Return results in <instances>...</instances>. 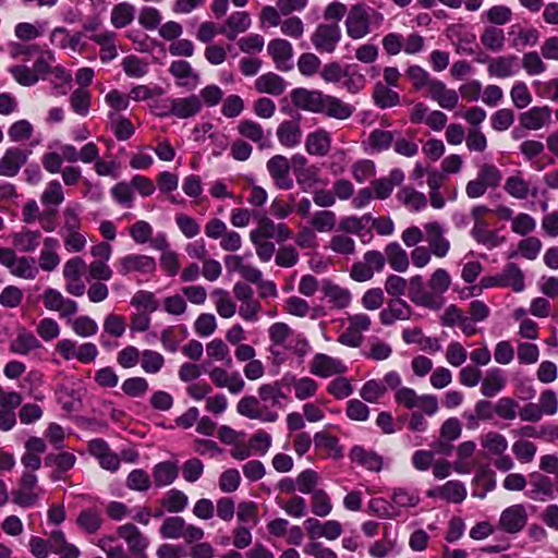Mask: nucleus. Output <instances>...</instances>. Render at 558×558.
<instances>
[{
    "label": "nucleus",
    "mask_w": 558,
    "mask_h": 558,
    "mask_svg": "<svg viewBox=\"0 0 558 558\" xmlns=\"http://www.w3.org/2000/svg\"><path fill=\"white\" fill-rule=\"evenodd\" d=\"M39 347L40 342L27 330H21L10 342V351L20 355H26Z\"/></svg>",
    "instance_id": "obj_44"
},
{
    "label": "nucleus",
    "mask_w": 558,
    "mask_h": 558,
    "mask_svg": "<svg viewBox=\"0 0 558 558\" xmlns=\"http://www.w3.org/2000/svg\"><path fill=\"white\" fill-rule=\"evenodd\" d=\"M121 65L129 77L140 78L148 72V63L134 54L123 58Z\"/></svg>",
    "instance_id": "obj_64"
},
{
    "label": "nucleus",
    "mask_w": 558,
    "mask_h": 558,
    "mask_svg": "<svg viewBox=\"0 0 558 558\" xmlns=\"http://www.w3.org/2000/svg\"><path fill=\"white\" fill-rule=\"evenodd\" d=\"M60 242L57 238L47 236L43 240V248L38 257V266L41 270L51 272L59 266L61 258L57 252Z\"/></svg>",
    "instance_id": "obj_30"
},
{
    "label": "nucleus",
    "mask_w": 558,
    "mask_h": 558,
    "mask_svg": "<svg viewBox=\"0 0 558 558\" xmlns=\"http://www.w3.org/2000/svg\"><path fill=\"white\" fill-rule=\"evenodd\" d=\"M117 533L125 541L130 551L135 555V558H147L145 550L149 542L136 525L125 523L118 527Z\"/></svg>",
    "instance_id": "obj_18"
},
{
    "label": "nucleus",
    "mask_w": 558,
    "mask_h": 558,
    "mask_svg": "<svg viewBox=\"0 0 558 558\" xmlns=\"http://www.w3.org/2000/svg\"><path fill=\"white\" fill-rule=\"evenodd\" d=\"M425 240L429 245V250L438 258L447 256L450 250V242L445 238L442 226L437 222H427L424 225Z\"/></svg>",
    "instance_id": "obj_22"
},
{
    "label": "nucleus",
    "mask_w": 558,
    "mask_h": 558,
    "mask_svg": "<svg viewBox=\"0 0 558 558\" xmlns=\"http://www.w3.org/2000/svg\"><path fill=\"white\" fill-rule=\"evenodd\" d=\"M385 16L378 10L362 3L353 4L345 17L347 35L353 40L366 37L384 23Z\"/></svg>",
    "instance_id": "obj_2"
},
{
    "label": "nucleus",
    "mask_w": 558,
    "mask_h": 558,
    "mask_svg": "<svg viewBox=\"0 0 558 558\" xmlns=\"http://www.w3.org/2000/svg\"><path fill=\"white\" fill-rule=\"evenodd\" d=\"M252 21L250 14L244 11L233 12L226 21V26L219 28V33L226 35L230 40H234L241 33L251 27Z\"/></svg>",
    "instance_id": "obj_36"
},
{
    "label": "nucleus",
    "mask_w": 558,
    "mask_h": 558,
    "mask_svg": "<svg viewBox=\"0 0 558 558\" xmlns=\"http://www.w3.org/2000/svg\"><path fill=\"white\" fill-rule=\"evenodd\" d=\"M217 313L222 318H231L236 312V305L227 290L217 288L211 292Z\"/></svg>",
    "instance_id": "obj_49"
},
{
    "label": "nucleus",
    "mask_w": 558,
    "mask_h": 558,
    "mask_svg": "<svg viewBox=\"0 0 558 558\" xmlns=\"http://www.w3.org/2000/svg\"><path fill=\"white\" fill-rule=\"evenodd\" d=\"M527 522V511L524 505L517 504L507 507L500 513L498 527L509 534H517L524 529Z\"/></svg>",
    "instance_id": "obj_13"
},
{
    "label": "nucleus",
    "mask_w": 558,
    "mask_h": 558,
    "mask_svg": "<svg viewBox=\"0 0 558 558\" xmlns=\"http://www.w3.org/2000/svg\"><path fill=\"white\" fill-rule=\"evenodd\" d=\"M320 76L326 83H340L350 94H357L366 86V77L357 64L341 65L337 61L324 65Z\"/></svg>",
    "instance_id": "obj_3"
},
{
    "label": "nucleus",
    "mask_w": 558,
    "mask_h": 558,
    "mask_svg": "<svg viewBox=\"0 0 558 558\" xmlns=\"http://www.w3.org/2000/svg\"><path fill=\"white\" fill-rule=\"evenodd\" d=\"M384 255L395 271L405 272L408 270L410 265L408 254L398 242L387 244Z\"/></svg>",
    "instance_id": "obj_42"
},
{
    "label": "nucleus",
    "mask_w": 558,
    "mask_h": 558,
    "mask_svg": "<svg viewBox=\"0 0 558 558\" xmlns=\"http://www.w3.org/2000/svg\"><path fill=\"white\" fill-rule=\"evenodd\" d=\"M330 147V133L324 129L310 133L306 137L305 148L310 155L326 156L329 153Z\"/></svg>",
    "instance_id": "obj_38"
},
{
    "label": "nucleus",
    "mask_w": 558,
    "mask_h": 558,
    "mask_svg": "<svg viewBox=\"0 0 558 558\" xmlns=\"http://www.w3.org/2000/svg\"><path fill=\"white\" fill-rule=\"evenodd\" d=\"M342 38V33L337 23H320L311 35V43L319 53L331 54L336 51Z\"/></svg>",
    "instance_id": "obj_5"
},
{
    "label": "nucleus",
    "mask_w": 558,
    "mask_h": 558,
    "mask_svg": "<svg viewBox=\"0 0 558 558\" xmlns=\"http://www.w3.org/2000/svg\"><path fill=\"white\" fill-rule=\"evenodd\" d=\"M178 466L174 462L163 461L157 463L153 469V477L157 487L171 485L178 477Z\"/></svg>",
    "instance_id": "obj_43"
},
{
    "label": "nucleus",
    "mask_w": 558,
    "mask_h": 558,
    "mask_svg": "<svg viewBox=\"0 0 558 558\" xmlns=\"http://www.w3.org/2000/svg\"><path fill=\"white\" fill-rule=\"evenodd\" d=\"M162 538H184L187 543L198 542L204 537V530L199 526L187 524L182 517L173 515L163 520L159 527Z\"/></svg>",
    "instance_id": "obj_4"
},
{
    "label": "nucleus",
    "mask_w": 558,
    "mask_h": 558,
    "mask_svg": "<svg viewBox=\"0 0 558 558\" xmlns=\"http://www.w3.org/2000/svg\"><path fill=\"white\" fill-rule=\"evenodd\" d=\"M31 150L21 147H9L0 158V175L7 178L15 177L23 166L26 165Z\"/></svg>",
    "instance_id": "obj_15"
},
{
    "label": "nucleus",
    "mask_w": 558,
    "mask_h": 558,
    "mask_svg": "<svg viewBox=\"0 0 558 558\" xmlns=\"http://www.w3.org/2000/svg\"><path fill=\"white\" fill-rule=\"evenodd\" d=\"M277 138L287 148L296 147L302 141L300 119L284 120L277 128Z\"/></svg>",
    "instance_id": "obj_31"
},
{
    "label": "nucleus",
    "mask_w": 558,
    "mask_h": 558,
    "mask_svg": "<svg viewBox=\"0 0 558 558\" xmlns=\"http://www.w3.org/2000/svg\"><path fill=\"white\" fill-rule=\"evenodd\" d=\"M337 217L331 210H318L311 216L310 225L314 231L330 232L336 226Z\"/></svg>",
    "instance_id": "obj_58"
},
{
    "label": "nucleus",
    "mask_w": 558,
    "mask_h": 558,
    "mask_svg": "<svg viewBox=\"0 0 558 558\" xmlns=\"http://www.w3.org/2000/svg\"><path fill=\"white\" fill-rule=\"evenodd\" d=\"M72 331L82 338L93 337L98 332V324L87 315L68 320Z\"/></svg>",
    "instance_id": "obj_56"
},
{
    "label": "nucleus",
    "mask_w": 558,
    "mask_h": 558,
    "mask_svg": "<svg viewBox=\"0 0 558 558\" xmlns=\"http://www.w3.org/2000/svg\"><path fill=\"white\" fill-rule=\"evenodd\" d=\"M43 240L44 239L39 230H32L26 227H23L20 231L11 234V243L14 251L24 254L35 252Z\"/></svg>",
    "instance_id": "obj_27"
},
{
    "label": "nucleus",
    "mask_w": 558,
    "mask_h": 558,
    "mask_svg": "<svg viewBox=\"0 0 558 558\" xmlns=\"http://www.w3.org/2000/svg\"><path fill=\"white\" fill-rule=\"evenodd\" d=\"M207 362L202 365L217 388H226L232 395H239L244 389L245 381L238 372L229 373L222 367L207 368Z\"/></svg>",
    "instance_id": "obj_9"
},
{
    "label": "nucleus",
    "mask_w": 558,
    "mask_h": 558,
    "mask_svg": "<svg viewBox=\"0 0 558 558\" xmlns=\"http://www.w3.org/2000/svg\"><path fill=\"white\" fill-rule=\"evenodd\" d=\"M395 400L407 409H421L425 414L432 416L438 411L437 397L433 395L418 396L414 389L401 387L396 390Z\"/></svg>",
    "instance_id": "obj_7"
},
{
    "label": "nucleus",
    "mask_w": 558,
    "mask_h": 558,
    "mask_svg": "<svg viewBox=\"0 0 558 558\" xmlns=\"http://www.w3.org/2000/svg\"><path fill=\"white\" fill-rule=\"evenodd\" d=\"M268 350L274 357V361L278 364H281L287 360L288 352H291L300 357L306 355L310 351V343L303 336L296 335L295 338L291 340L289 345L270 342Z\"/></svg>",
    "instance_id": "obj_25"
},
{
    "label": "nucleus",
    "mask_w": 558,
    "mask_h": 558,
    "mask_svg": "<svg viewBox=\"0 0 558 558\" xmlns=\"http://www.w3.org/2000/svg\"><path fill=\"white\" fill-rule=\"evenodd\" d=\"M43 302L47 310L58 312L64 318L74 316L78 311V305L74 300L65 298L59 290L53 288L45 290Z\"/></svg>",
    "instance_id": "obj_14"
},
{
    "label": "nucleus",
    "mask_w": 558,
    "mask_h": 558,
    "mask_svg": "<svg viewBox=\"0 0 558 558\" xmlns=\"http://www.w3.org/2000/svg\"><path fill=\"white\" fill-rule=\"evenodd\" d=\"M7 268L12 276L25 280H34L38 275L35 258L25 255L19 256L15 251H13Z\"/></svg>",
    "instance_id": "obj_28"
},
{
    "label": "nucleus",
    "mask_w": 558,
    "mask_h": 558,
    "mask_svg": "<svg viewBox=\"0 0 558 558\" xmlns=\"http://www.w3.org/2000/svg\"><path fill=\"white\" fill-rule=\"evenodd\" d=\"M397 198L408 209L413 211L422 210L427 205L426 196L422 192H418L410 186L402 187L398 192Z\"/></svg>",
    "instance_id": "obj_46"
},
{
    "label": "nucleus",
    "mask_w": 558,
    "mask_h": 558,
    "mask_svg": "<svg viewBox=\"0 0 558 558\" xmlns=\"http://www.w3.org/2000/svg\"><path fill=\"white\" fill-rule=\"evenodd\" d=\"M499 276L501 288H511L514 292L524 290V274L515 263L506 264Z\"/></svg>",
    "instance_id": "obj_39"
},
{
    "label": "nucleus",
    "mask_w": 558,
    "mask_h": 558,
    "mask_svg": "<svg viewBox=\"0 0 558 558\" xmlns=\"http://www.w3.org/2000/svg\"><path fill=\"white\" fill-rule=\"evenodd\" d=\"M295 336L292 328L286 323H274L268 328V337L271 343L289 345Z\"/></svg>",
    "instance_id": "obj_61"
},
{
    "label": "nucleus",
    "mask_w": 558,
    "mask_h": 558,
    "mask_svg": "<svg viewBox=\"0 0 558 558\" xmlns=\"http://www.w3.org/2000/svg\"><path fill=\"white\" fill-rule=\"evenodd\" d=\"M267 171L275 184L282 190H290L293 180L290 177V161L282 155L272 156L266 163Z\"/></svg>",
    "instance_id": "obj_19"
},
{
    "label": "nucleus",
    "mask_w": 558,
    "mask_h": 558,
    "mask_svg": "<svg viewBox=\"0 0 558 558\" xmlns=\"http://www.w3.org/2000/svg\"><path fill=\"white\" fill-rule=\"evenodd\" d=\"M350 459L360 466L372 472H379L383 469V458L372 450H366L362 446H354L350 450Z\"/></svg>",
    "instance_id": "obj_37"
},
{
    "label": "nucleus",
    "mask_w": 558,
    "mask_h": 558,
    "mask_svg": "<svg viewBox=\"0 0 558 558\" xmlns=\"http://www.w3.org/2000/svg\"><path fill=\"white\" fill-rule=\"evenodd\" d=\"M520 126L529 131H538L551 123V109L545 106H535L520 113Z\"/></svg>",
    "instance_id": "obj_20"
},
{
    "label": "nucleus",
    "mask_w": 558,
    "mask_h": 558,
    "mask_svg": "<svg viewBox=\"0 0 558 558\" xmlns=\"http://www.w3.org/2000/svg\"><path fill=\"white\" fill-rule=\"evenodd\" d=\"M328 248L336 254L350 256L355 254L356 244L354 239H352L348 234L340 233L333 234L330 238L328 242Z\"/></svg>",
    "instance_id": "obj_57"
},
{
    "label": "nucleus",
    "mask_w": 558,
    "mask_h": 558,
    "mask_svg": "<svg viewBox=\"0 0 558 558\" xmlns=\"http://www.w3.org/2000/svg\"><path fill=\"white\" fill-rule=\"evenodd\" d=\"M373 97L375 104L380 108L395 107L400 101L399 94L380 82L375 85Z\"/></svg>",
    "instance_id": "obj_59"
},
{
    "label": "nucleus",
    "mask_w": 558,
    "mask_h": 558,
    "mask_svg": "<svg viewBox=\"0 0 558 558\" xmlns=\"http://www.w3.org/2000/svg\"><path fill=\"white\" fill-rule=\"evenodd\" d=\"M255 88L259 93L279 96L286 90L287 83L278 74L269 72L256 78Z\"/></svg>",
    "instance_id": "obj_40"
},
{
    "label": "nucleus",
    "mask_w": 558,
    "mask_h": 558,
    "mask_svg": "<svg viewBox=\"0 0 558 558\" xmlns=\"http://www.w3.org/2000/svg\"><path fill=\"white\" fill-rule=\"evenodd\" d=\"M310 371L313 375L327 378L332 375H340L347 372L344 363L336 357L329 356L324 353H317L314 355Z\"/></svg>",
    "instance_id": "obj_21"
},
{
    "label": "nucleus",
    "mask_w": 558,
    "mask_h": 558,
    "mask_svg": "<svg viewBox=\"0 0 558 558\" xmlns=\"http://www.w3.org/2000/svg\"><path fill=\"white\" fill-rule=\"evenodd\" d=\"M116 269L122 277L132 274L149 275L156 270V262L151 256L131 253L117 259Z\"/></svg>",
    "instance_id": "obj_8"
},
{
    "label": "nucleus",
    "mask_w": 558,
    "mask_h": 558,
    "mask_svg": "<svg viewBox=\"0 0 558 558\" xmlns=\"http://www.w3.org/2000/svg\"><path fill=\"white\" fill-rule=\"evenodd\" d=\"M267 51L271 56L276 68L280 71H289L292 68L291 59L293 56L292 45L282 38H276L269 41Z\"/></svg>",
    "instance_id": "obj_29"
},
{
    "label": "nucleus",
    "mask_w": 558,
    "mask_h": 558,
    "mask_svg": "<svg viewBox=\"0 0 558 558\" xmlns=\"http://www.w3.org/2000/svg\"><path fill=\"white\" fill-rule=\"evenodd\" d=\"M412 315L413 310L407 301L392 299L388 301L387 306L379 313V319L383 325L390 326L397 320H408Z\"/></svg>",
    "instance_id": "obj_26"
},
{
    "label": "nucleus",
    "mask_w": 558,
    "mask_h": 558,
    "mask_svg": "<svg viewBox=\"0 0 558 558\" xmlns=\"http://www.w3.org/2000/svg\"><path fill=\"white\" fill-rule=\"evenodd\" d=\"M481 445L494 456H501L508 449L507 438L502 434L492 430L481 437Z\"/></svg>",
    "instance_id": "obj_54"
},
{
    "label": "nucleus",
    "mask_w": 558,
    "mask_h": 558,
    "mask_svg": "<svg viewBox=\"0 0 558 558\" xmlns=\"http://www.w3.org/2000/svg\"><path fill=\"white\" fill-rule=\"evenodd\" d=\"M161 506L171 513L182 512L189 505V497L179 489L172 488L160 500Z\"/></svg>",
    "instance_id": "obj_52"
},
{
    "label": "nucleus",
    "mask_w": 558,
    "mask_h": 558,
    "mask_svg": "<svg viewBox=\"0 0 558 558\" xmlns=\"http://www.w3.org/2000/svg\"><path fill=\"white\" fill-rule=\"evenodd\" d=\"M169 72L177 80V85L186 90H194L201 81V76L193 70L191 64L185 60H175L171 62Z\"/></svg>",
    "instance_id": "obj_24"
},
{
    "label": "nucleus",
    "mask_w": 558,
    "mask_h": 558,
    "mask_svg": "<svg viewBox=\"0 0 558 558\" xmlns=\"http://www.w3.org/2000/svg\"><path fill=\"white\" fill-rule=\"evenodd\" d=\"M531 477V498L532 499H541L542 497L553 498L554 496V487L553 482L549 477L544 474L534 472L530 475Z\"/></svg>",
    "instance_id": "obj_51"
},
{
    "label": "nucleus",
    "mask_w": 558,
    "mask_h": 558,
    "mask_svg": "<svg viewBox=\"0 0 558 558\" xmlns=\"http://www.w3.org/2000/svg\"><path fill=\"white\" fill-rule=\"evenodd\" d=\"M488 73L495 77H510L519 72V58L514 54L500 56L488 62Z\"/></svg>",
    "instance_id": "obj_33"
},
{
    "label": "nucleus",
    "mask_w": 558,
    "mask_h": 558,
    "mask_svg": "<svg viewBox=\"0 0 558 558\" xmlns=\"http://www.w3.org/2000/svg\"><path fill=\"white\" fill-rule=\"evenodd\" d=\"M311 510L314 515L325 518L332 511L331 498L325 489H316L311 494Z\"/></svg>",
    "instance_id": "obj_53"
},
{
    "label": "nucleus",
    "mask_w": 558,
    "mask_h": 558,
    "mask_svg": "<svg viewBox=\"0 0 558 558\" xmlns=\"http://www.w3.org/2000/svg\"><path fill=\"white\" fill-rule=\"evenodd\" d=\"M481 41L488 50L501 51L505 46L504 31L494 26L486 27L481 36Z\"/></svg>",
    "instance_id": "obj_63"
},
{
    "label": "nucleus",
    "mask_w": 558,
    "mask_h": 558,
    "mask_svg": "<svg viewBox=\"0 0 558 558\" xmlns=\"http://www.w3.org/2000/svg\"><path fill=\"white\" fill-rule=\"evenodd\" d=\"M386 265L384 253L376 250H369L364 253L363 260L352 265L350 277L356 282H365L373 278L375 272H380Z\"/></svg>",
    "instance_id": "obj_6"
},
{
    "label": "nucleus",
    "mask_w": 558,
    "mask_h": 558,
    "mask_svg": "<svg viewBox=\"0 0 558 558\" xmlns=\"http://www.w3.org/2000/svg\"><path fill=\"white\" fill-rule=\"evenodd\" d=\"M167 111H161L160 117L173 116L179 119H189L198 114L202 110V101L198 96L190 95L182 98H168Z\"/></svg>",
    "instance_id": "obj_11"
},
{
    "label": "nucleus",
    "mask_w": 558,
    "mask_h": 558,
    "mask_svg": "<svg viewBox=\"0 0 558 558\" xmlns=\"http://www.w3.org/2000/svg\"><path fill=\"white\" fill-rule=\"evenodd\" d=\"M427 92L428 96L444 109L451 110L458 105V93L454 89L448 88L446 84L439 80H435Z\"/></svg>",
    "instance_id": "obj_34"
},
{
    "label": "nucleus",
    "mask_w": 558,
    "mask_h": 558,
    "mask_svg": "<svg viewBox=\"0 0 558 558\" xmlns=\"http://www.w3.org/2000/svg\"><path fill=\"white\" fill-rule=\"evenodd\" d=\"M257 393L263 402L270 403L274 407H282V400L287 399V396L282 391V386L279 381L259 386Z\"/></svg>",
    "instance_id": "obj_50"
},
{
    "label": "nucleus",
    "mask_w": 558,
    "mask_h": 558,
    "mask_svg": "<svg viewBox=\"0 0 558 558\" xmlns=\"http://www.w3.org/2000/svg\"><path fill=\"white\" fill-rule=\"evenodd\" d=\"M392 507L401 513V510L415 508L421 502L420 493L416 488L395 487L390 494Z\"/></svg>",
    "instance_id": "obj_35"
},
{
    "label": "nucleus",
    "mask_w": 558,
    "mask_h": 558,
    "mask_svg": "<svg viewBox=\"0 0 558 558\" xmlns=\"http://www.w3.org/2000/svg\"><path fill=\"white\" fill-rule=\"evenodd\" d=\"M505 387V379L501 371L498 368L490 369L486 378L482 381L481 392L485 397H494Z\"/></svg>",
    "instance_id": "obj_60"
},
{
    "label": "nucleus",
    "mask_w": 558,
    "mask_h": 558,
    "mask_svg": "<svg viewBox=\"0 0 558 558\" xmlns=\"http://www.w3.org/2000/svg\"><path fill=\"white\" fill-rule=\"evenodd\" d=\"M37 476L28 471H24L19 488L13 492V501L21 507L33 506L44 493V490L37 486Z\"/></svg>",
    "instance_id": "obj_10"
},
{
    "label": "nucleus",
    "mask_w": 558,
    "mask_h": 558,
    "mask_svg": "<svg viewBox=\"0 0 558 558\" xmlns=\"http://www.w3.org/2000/svg\"><path fill=\"white\" fill-rule=\"evenodd\" d=\"M451 286V277L444 268H437L427 281L428 292L435 298L442 299L441 295L448 291Z\"/></svg>",
    "instance_id": "obj_48"
},
{
    "label": "nucleus",
    "mask_w": 558,
    "mask_h": 558,
    "mask_svg": "<svg viewBox=\"0 0 558 558\" xmlns=\"http://www.w3.org/2000/svg\"><path fill=\"white\" fill-rule=\"evenodd\" d=\"M291 386L294 389L295 398L301 401L314 397L318 389V383L311 377H293Z\"/></svg>",
    "instance_id": "obj_62"
},
{
    "label": "nucleus",
    "mask_w": 558,
    "mask_h": 558,
    "mask_svg": "<svg viewBox=\"0 0 558 558\" xmlns=\"http://www.w3.org/2000/svg\"><path fill=\"white\" fill-rule=\"evenodd\" d=\"M236 129L242 137L255 143L260 150L271 147V131H265L259 123L245 119L239 122Z\"/></svg>",
    "instance_id": "obj_23"
},
{
    "label": "nucleus",
    "mask_w": 558,
    "mask_h": 558,
    "mask_svg": "<svg viewBox=\"0 0 558 558\" xmlns=\"http://www.w3.org/2000/svg\"><path fill=\"white\" fill-rule=\"evenodd\" d=\"M408 296L417 306L437 311L444 304V299L435 298L424 290L423 277L415 275L408 281Z\"/></svg>",
    "instance_id": "obj_12"
},
{
    "label": "nucleus",
    "mask_w": 558,
    "mask_h": 558,
    "mask_svg": "<svg viewBox=\"0 0 558 558\" xmlns=\"http://www.w3.org/2000/svg\"><path fill=\"white\" fill-rule=\"evenodd\" d=\"M250 233L265 239H276L278 242L287 241L293 235V231L286 223L275 222L267 216H260L257 227Z\"/></svg>",
    "instance_id": "obj_17"
},
{
    "label": "nucleus",
    "mask_w": 558,
    "mask_h": 558,
    "mask_svg": "<svg viewBox=\"0 0 558 558\" xmlns=\"http://www.w3.org/2000/svg\"><path fill=\"white\" fill-rule=\"evenodd\" d=\"M135 17V8L129 2L116 4L110 13V22L116 28H123L130 25Z\"/></svg>",
    "instance_id": "obj_47"
},
{
    "label": "nucleus",
    "mask_w": 558,
    "mask_h": 558,
    "mask_svg": "<svg viewBox=\"0 0 558 558\" xmlns=\"http://www.w3.org/2000/svg\"><path fill=\"white\" fill-rule=\"evenodd\" d=\"M441 499L452 504H461L468 495L465 485L460 481H448L440 486Z\"/></svg>",
    "instance_id": "obj_55"
},
{
    "label": "nucleus",
    "mask_w": 558,
    "mask_h": 558,
    "mask_svg": "<svg viewBox=\"0 0 558 558\" xmlns=\"http://www.w3.org/2000/svg\"><path fill=\"white\" fill-rule=\"evenodd\" d=\"M116 36V33L112 31L90 35V39L100 46V60L105 63L118 57V50L114 44Z\"/></svg>",
    "instance_id": "obj_41"
},
{
    "label": "nucleus",
    "mask_w": 558,
    "mask_h": 558,
    "mask_svg": "<svg viewBox=\"0 0 558 558\" xmlns=\"http://www.w3.org/2000/svg\"><path fill=\"white\" fill-rule=\"evenodd\" d=\"M476 445L472 440L461 442L457 447V460L453 462V470L459 474H470L472 465L469 459L473 456Z\"/></svg>",
    "instance_id": "obj_45"
},
{
    "label": "nucleus",
    "mask_w": 558,
    "mask_h": 558,
    "mask_svg": "<svg viewBox=\"0 0 558 558\" xmlns=\"http://www.w3.org/2000/svg\"><path fill=\"white\" fill-rule=\"evenodd\" d=\"M236 412L250 420H259L265 423H274L279 418L277 412L259 408V400L254 396H244L236 403Z\"/></svg>",
    "instance_id": "obj_16"
},
{
    "label": "nucleus",
    "mask_w": 558,
    "mask_h": 558,
    "mask_svg": "<svg viewBox=\"0 0 558 558\" xmlns=\"http://www.w3.org/2000/svg\"><path fill=\"white\" fill-rule=\"evenodd\" d=\"M324 298L337 310L347 308L351 301L352 294L349 289L340 287L329 280H325L322 286Z\"/></svg>",
    "instance_id": "obj_32"
},
{
    "label": "nucleus",
    "mask_w": 558,
    "mask_h": 558,
    "mask_svg": "<svg viewBox=\"0 0 558 558\" xmlns=\"http://www.w3.org/2000/svg\"><path fill=\"white\" fill-rule=\"evenodd\" d=\"M292 101L303 110L322 113L336 120H348L354 112L352 105L322 90L296 88L292 92Z\"/></svg>",
    "instance_id": "obj_1"
}]
</instances>
